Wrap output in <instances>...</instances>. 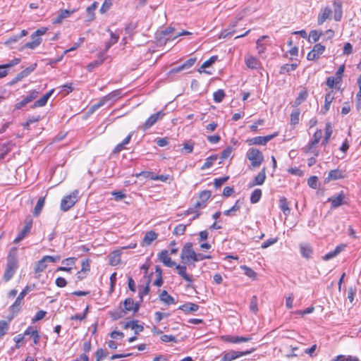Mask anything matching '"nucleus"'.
<instances>
[{"label":"nucleus","mask_w":361,"mask_h":361,"mask_svg":"<svg viewBox=\"0 0 361 361\" xmlns=\"http://www.w3.org/2000/svg\"><path fill=\"white\" fill-rule=\"evenodd\" d=\"M316 145H313V142H310V143L302 149L306 154L311 153L313 154L314 156L317 157L319 155V151L315 149Z\"/></svg>","instance_id":"nucleus-38"},{"label":"nucleus","mask_w":361,"mask_h":361,"mask_svg":"<svg viewBox=\"0 0 361 361\" xmlns=\"http://www.w3.org/2000/svg\"><path fill=\"white\" fill-rule=\"evenodd\" d=\"M266 180V168L264 167L261 171L254 178L253 180L250 183L249 186L262 185Z\"/></svg>","instance_id":"nucleus-14"},{"label":"nucleus","mask_w":361,"mask_h":361,"mask_svg":"<svg viewBox=\"0 0 361 361\" xmlns=\"http://www.w3.org/2000/svg\"><path fill=\"white\" fill-rule=\"evenodd\" d=\"M307 185L311 188L316 189L318 187V178L315 176L310 177L307 179Z\"/></svg>","instance_id":"nucleus-57"},{"label":"nucleus","mask_w":361,"mask_h":361,"mask_svg":"<svg viewBox=\"0 0 361 361\" xmlns=\"http://www.w3.org/2000/svg\"><path fill=\"white\" fill-rule=\"evenodd\" d=\"M222 339L227 343H239L243 342H248L252 340L251 336L244 337L239 336H224Z\"/></svg>","instance_id":"nucleus-13"},{"label":"nucleus","mask_w":361,"mask_h":361,"mask_svg":"<svg viewBox=\"0 0 361 361\" xmlns=\"http://www.w3.org/2000/svg\"><path fill=\"white\" fill-rule=\"evenodd\" d=\"M160 300L166 303V305H171L175 303V300L171 297L166 290H164L159 295Z\"/></svg>","instance_id":"nucleus-32"},{"label":"nucleus","mask_w":361,"mask_h":361,"mask_svg":"<svg viewBox=\"0 0 361 361\" xmlns=\"http://www.w3.org/2000/svg\"><path fill=\"white\" fill-rule=\"evenodd\" d=\"M104 60H105V59L104 58V56H101V54H99L97 60H95V61L90 63L87 66V71L89 72H92L94 68H96L97 67L100 66L104 62Z\"/></svg>","instance_id":"nucleus-33"},{"label":"nucleus","mask_w":361,"mask_h":361,"mask_svg":"<svg viewBox=\"0 0 361 361\" xmlns=\"http://www.w3.org/2000/svg\"><path fill=\"white\" fill-rule=\"evenodd\" d=\"M27 77V75L23 71L18 73L16 77L9 82L10 85H13L20 82L24 78Z\"/></svg>","instance_id":"nucleus-55"},{"label":"nucleus","mask_w":361,"mask_h":361,"mask_svg":"<svg viewBox=\"0 0 361 361\" xmlns=\"http://www.w3.org/2000/svg\"><path fill=\"white\" fill-rule=\"evenodd\" d=\"M185 229H186V225L179 224L175 227L173 233L176 235H183L185 232Z\"/></svg>","instance_id":"nucleus-58"},{"label":"nucleus","mask_w":361,"mask_h":361,"mask_svg":"<svg viewBox=\"0 0 361 361\" xmlns=\"http://www.w3.org/2000/svg\"><path fill=\"white\" fill-rule=\"evenodd\" d=\"M277 135V133H274L272 135H267V136H258L252 137L247 140L250 145H265L269 141L275 137Z\"/></svg>","instance_id":"nucleus-9"},{"label":"nucleus","mask_w":361,"mask_h":361,"mask_svg":"<svg viewBox=\"0 0 361 361\" xmlns=\"http://www.w3.org/2000/svg\"><path fill=\"white\" fill-rule=\"evenodd\" d=\"M20 305L21 302L18 303V301L16 299L13 304L10 307L11 312L13 314V316L10 318V319H11L13 317L14 314H17L19 312Z\"/></svg>","instance_id":"nucleus-60"},{"label":"nucleus","mask_w":361,"mask_h":361,"mask_svg":"<svg viewBox=\"0 0 361 361\" xmlns=\"http://www.w3.org/2000/svg\"><path fill=\"white\" fill-rule=\"evenodd\" d=\"M300 248V253L304 257L307 259L311 258L313 251L309 245H301Z\"/></svg>","instance_id":"nucleus-34"},{"label":"nucleus","mask_w":361,"mask_h":361,"mask_svg":"<svg viewBox=\"0 0 361 361\" xmlns=\"http://www.w3.org/2000/svg\"><path fill=\"white\" fill-rule=\"evenodd\" d=\"M218 159L216 154L212 155L206 159L204 164L202 166L201 169L205 170L210 168Z\"/></svg>","instance_id":"nucleus-40"},{"label":"nucleus","mask_w":361,"mask_h":361,"mask_svg":"<svg viewBox=\"0 0 361 361\" xmlns=\"http://www.w3.org/2000/svg\"><path fill=\"white\" fill-rule=\"evenodd\" d=\"M124 306V312L133 311V312H137L140 308V305L138 302H135L134 300L130 298H126L123 301Z\"/></svg>","instance_id":"nucleus-12"},{"label":"nucleus","mask_w":361,"mask_h":361,"mask_svg":"<svg viewBox=\"0 0 361 361\" xmlns=\"http://www.w3.org/2000/svg\"><path fill=\"white\" fill-rule=\"evenodd\" d=\"M44 202H45V197H40L35 207V209H34V212H33V215L35 216H37L39 215L44 205Z\"/></svg>","instance_id":"nucleus-39"},{"label":"nucleus","mask_w":361,"mask_h":361,"mask_svg":"<svg viewBox=\"0 0 361 361\" xmlns=\"http://www.w3.org/2000/svg\"><path fill=\"white\" fill-rule=\"evenodd\" d=\"M9 329L8 322L5 320L0 321V339L7 333Z\"/></svg>","instance_id":"nucleus-50"},{"label":"nucleus","mask_w":361,"mask_h":361,"mask_svg":"<svg viewBox=\"0 0 361 361\" xmlns=\"http://www.w3.org/2000/svg\"><path fill=\"white\" fill-rule=\"evenodd\" d=\"M357 85L359 86V91L356 94V99H357V108L359 109L361 106V73L357 79Z\"/></svg>","instance_id":"nucleus-56"},{"label":"nucleus","mask_w":361,"mask_h":361,"mask_svg":"<svg viewBox=\"0 0 361 361\" xmlns=\"http://www.w3.org/2000/svg\"><path fill=\"white\" fill-rule=\"evenodd\" d=\"M79 200L78 190H73L70 195L65 196L61 201L60 208L63 212L68 211Z\"/></svg>","instance_id":"nucleus-2"},{"label":"nucleus","mask_w":361,"mask_h":361,"mask_svg":"<svg viewBox=\"0 0 361 361\" xmlns=\"http://www.w3.org/2000/svg\"><path fill=\"white\" fill-rule=\"evenodd\" d=\"M343 171L339 169L331 170L329 172L328 176L325 178L324 183H328L332 180H338L343 178Z\"/></svg>","instance_id":"nucleus-18"},{"label":"nucleus","mask_w":361,"mask_h":361,"mask_svg":"<svg viewBox=\"0 0 361 361\" xmlns=\"http://www.w3.org/2000/svg\"><path fill=\"white\" fill-rule=\"evenodd\" d=\"M332 11L329 7H325L321 11L318 16L317 23L319 25L323 24L326 19H328L331 15Z\"/></svg>","instance_id":"nucleus-19"},{"label":"nucleus","mask_w":361,"mask_h":361,"mask_svg":"<svg viewBox=\"0 0 361 361\" xmlns=\"http://www.w3.org/2000/svg\"><path fill=\"white\" fill-rule=\"evenodd\" d=\"M228 179H229L228 176H224V177L216 178V179H214V185L215 188H219L223 184H224Z\"/></svg>","instance_id":"nucleus-62"},{"label":"nucleus","mask_w":361,"mask_h":361,"mask_svg":"<svg viewBox=\"0 0 361 361\" xmlns=\"http://www.w3.org/2000/svg\"><path fill=\"white\" fill-rule=\"evenodd\" d=\"M300 111L298 109H294L290 114V125L295 126L299 122Z\"/></svg>","instance_id":"nucleus-46"},{"label":"nucleus","mask_w":361,"mask_h":361,"mask_svg":"<svg viewBox=\"0 0 361 361\" xmlns=\"http://www.w3.org/2000/svg\"><path fill=\"white\" fill-rule=\"evenodd\" d=\"M255 350V348H252L250 350H247L245 352H238L235 350H230L224 354L220 361H232L238 357H240L243 355H248L252 353Z\"/></svg>","instance_id":"nucleus-7"},{"label":"nucleus","mask_w":361,"mask_h":361,"mask_svg":"<svg viewBox=\"0 0 361 361\" xmlns=\"http://www.w3.org/2000/svg\"><path fill=\"white\" fill-rule=\"evenodd\" d=\"M262 192L261 189L254 190V191L252 192L251 196H250L251 203H252V204L257 203L262 197Z\"/></svg>","instance_id":"nucleus-44"},{"label":"nucleus","mask_w":361,"mask_h":361,"mask_svg":"<svg viewBox=\"0 0 361 361\" xmlns=\"http://www.w3.org/2000/svg\"><path fill=\"white\" fill-rule=\"evenodd\" d=\"M307 95H308V94H307V91H305V90L301 91L299 93L298 96L296 97V99L294 102L293 106H298L300 104H301L302 102H303L305 100H306Z\"/></svg>","instance_id":"nucleus-43"},{"label":"nucleus","mask_w":361,"mask_h":361,"mask_svg":"<svg viewBox=\"0 0 361 361\" xmlns=\"http://www.w3.org/2000/svg\"><path fill=\"white\" fill-rule=\"evenodd\" d=\"M211 197V192L209 190H203L199 195L200 200L195 203L196 208L199 209H203L207 205V201Z\"/></svg>","instance_id":"nucleus-11"},{"label":"nucleus","mask_w":361,"mask_h":361,"mask_svg":"<svg viewBox=\"0 0 361 361\" xmlns=\"http://www.w3.org/2000/svg\"><path fill=\"white\" fill-rule=\"evenodd\" d=\"M247 158L251 162V166L254 168L259 167L264 161L262 153L257 149H250L246 154Z\"/></svg>","instance_id":"nucleus-3"},{"label":"nucleus","mask_w":361,"mask_h":361,"mask_svg":"<svg viewBox=\"0 0 361 361\" xmlns=\"http://www.w3.org/2000/svg\"><path fill=\"white\" fill-rule=\"evenodd\" d=\"M159 260L167 267H173L176 266V262L171 259L169 256L168 251L166 250H162L158 255Z\"/></svg>","instance_id":"nucleus-10"},{"label":"nucleus","mask_w":361,"mask_h":361,"mask_svg":"<svg viewBox=\"0 0 361 361\" xmlns=\"http://www.w3.org/2000/svg\"><path fill=\"white\" fill-rule=\"evenodd\" d=\"M245 64L249 68L257 69L259 66V61L256 57L250 56L245 58Z\"/></svg>","instance_id":"nucleus-27"},{"label":"nucleus","mask_w":361,"mask_h":361,"mask_svg":"<svg viewBox=\"0 0 361 361\" xmlns=\"http://www.w3.org/2000/svg\"><path fill=\"white\" fill-rule=\"evenodd\" d=\"M331 361H360V359L356 356L340 355Z\"/></svg>","instance_id":"nucleus-42"},{"label":"nucleus","mask_w":361,"mask_h":361,"mask_svg":"<svg viewBox=\"0 0 361 361\" xmlns=\"http://www.w3.org/2000/svg\"><path fill=\"white\" fill-rule=\"evenodd\" d=\"M38 94H39V92L37 91L32 90L28 92V94L24 97V99H25V102H27V103H30L33 99L37 98Z\"/></svg>","instance_id":"nucleus-59"},{"label":"nucleus","mask_w":361,"mask_h":361,"mask_svg":"<svg viewBox=\"0 0 361 361\" xmlns=\"http://www.w3.org/2000/svg\"><path fill=\"white\" fill-rule=\"evenodd\" d=\"M107 102L106 101L105 98L103 97H102L99 101L94 104H92L90 109L89 112L90 114L94 113L96 110H97L99 108L104 106Z\"/></svg>","instance_id":"nucleus-47"},{"label":"nucleus","mask_w":361,"mask_h":361,"mask_svg":"<svg viewBox=\"0 0 361 361\" xmlns=\"http://www.w3.org/2000/svg\"><path fill=\"white\" fill-rule=\"evenodd\" d=\"M344 193L343 191L338 195L329 198V202L331 203V208H337L343 204Z\"/></svg>","instance_id":"nucleus-17"},{"label":"nucleus","mask_w":361,"mask_h":361,"mask_svg":"<svg viewBox=\"0 0 361 361\" xmlns=\"http://www.w3.org/2000/svg\"><path fill=\"white\" fill-rule=\"evenodd\" d=\"M149 283L150 279H148L147 281V284L145 287L140 286H139V295L141 301L142 300L143 296L149 294Z\"/></svg>","instance_id":"nucleus-45"},{"label":"nucleus","mask_w":361,"mask_h":361,"mask_svg":"<svg viewBox=\"0 0 361 361\" xmlns=\"http://www.w3.org/2000/svg\"><path fill=\"white\" fill-rule=\"evenodd\" d=\"M121 91L120 90H114L107 95L104 96L106 102L110 100H116L117 98L120 97Z\"/></svg>","instance_id":"nucleus-54"},{"label":"nucleus","mask_w":361,"mask_h":361,"mask_svg":"<svg viewBox=\"0 0 361 361\" xmlns=\"http://www.w3.org/2000/svg\"><path fill=\"white\" fill-rule=\"evenodd\" d=\"M35 288V284H33L32 286H25V288L20 293V294L18 295V296L16 298V300L18 301V302H21L22 303V301H23L24 297H25L26 294L28 292H30L32 290H33Z\"/></svg>","instance_id":"nucleus-41"},{"label":"nucleus","mask_w":361,"mask_h":361,"mask_svg":"<svg viewBox=\"0 0 361 361\" xmlns=\"http://www.w3.org/2000/svg\"><path fill=\"white\" fill-rule=\"evenodd\" d=\"M298 63H292V64H284L282 66H281L279 70L280 74H286L288 73L293 71H295L296 68L298 67Z\"/></svg>","instance_id":"nucleus-35"},{"label":"nucleus","mask_w":361,"mask_h":361,"mask_svg":"<svg viewBox=\"0 0 361 361\" xmlns=\"http://www.w3.org/2000/svg\"><path fill=\"white\" fill-rule=\"evenodd\" d=\"M242 204L243 201H241L240 200H238L235 202V204L231 209L224 211V214L226 216H234V212L238 211L241 208Z\"/></svg>","instance_id":"nucleus-31"},{"label":"nucleus","mask_w":361,"mask_h":361,"mask_svg":"<svg viewBox=\"0 0 361 361\" xmlns=\"http://www.w3.org/2000/svg\"><path fill=\"white\" fill-rule=\"evenodd\" d=\"M174 31V28L169 27L160 33L159 40H164L166 43L167 41L173 40V37L170 35Z\"/></svg>","instance_id":"nucleus-25"},{"label":"nucleus","mask_w":361,"mask_h":361,"mask_svg":"<svg viewBox=\"0 0 361 361\" xmlns=\"http://www.w3.org/2000/svg\"><path fill=\"white\" fill-rule=\"evenodd\" d=\"M47 262L46 261L44 257H43L40 260H39L37 262L35 267V272L40 273V272H42L44 270H45L46 268L47 267Z\"/></svg>","instance_id":"nucleus-37"},{"label":"nucleus","mask_w":361,"mask_h":361,"mask_svg":"<svg viewBox=\"0 0 361 361\" xmlns=\"http://www.w3.org/2000/svg\"><path fill=\"white\" fill-rule=\"evenodd\" d=\"M25 336H30L33 338L35 345H37L40 340V336L37 330L34 329L32 326H29L24 332Z\"/></svg>","instance_id":"nucleus-22"},{"label":"nucleus","mask_w":361,"mask_h":361,"mask_svg":"<svg viewBox=\"0 0 361 361\" xmlns=\"http://www.w3.org/2000/svg\"><path fill=\"white\" fill-rule=\"evenodd\" d=\"M32 226V219L30 216H28L25 219V226L23 230L18 234L14 240L15 243H18L23 240L30 232Z\"/></svg>","instance_id":"nucleus-5"},{"label":"nucleus","mask_w":361,"mask_h":361,"mask_svg":"<svg viewBox=\"0 0 361 361\" xmlns=\"http://www.w3.org/2000/svg\"><path fill=\"white\" fill-rule=\"evenodd\" d=\"M345 245H338L333 251L328 252L322 257L323 260L328 261L339 255L345 248Z\"/></svg>","instance_id":"nucleus-21"},{"label":"nucleus","mask_w":361,"mask_h":361,"mask_svg":"<svg viewBox=\"0 0 361 361\" xmlns=\"http://www.w3.org/2000/svg\"><path fill=\"white\" fill-rule=\"evenodd\" d=\"M109 31L110 32L111 39L106 42L104 49L100 53L101 56H104V54L109 49V48L112 45L117 43L118 38H119L118 35H116L110 30H109Z\"/></svg>","instance_id":"nucleus-24"},{"label":"nucleus","mask_w":361,"mask_h":361,"mask_svg":"<svg viewBox=\"0 0 361 361\" xmlns=\"http://www.w3.org/2000/svg\"><path fill=\"white\" fill-rule=\"evenodd\" d=\"M54 92V89L49 90L48 92H47L45 94H44L40 99H39L36 102H35V103L32 105L31 107L34 109L36 107L45 106L48 99L52 95Z\"/></svg>","instance_id":"nucleus-16"},{"label":"nucleus","mask_w":361,"mask_h":361,"mask_svg":"<svg viewBox=\"0 0 361 361\" xmlns=\"http://www.w3.org/2000/svg\"><path fill=\"white\" fill-rule=\"evenodd\" d=\"M176 268L178 271V274L181 276L183 277V279L184 280H185L186 281H188V282H192V278L191 276L188 275L186 274V267L185 266H182V265H176Z\"/></svg>","instance_id":"nucleus-26"},{"label":"nucleus","mask_w":361,"mask_h":361,"mask_svg":"<svg viewBox=\"0 0 361 361\" xmlns=\"http://www.w3.org/2000/svg\"><path fill=\"white\" fill-rule=\"evenodd\" d=\"M240 268L244 271V274L249 278L252 279H256L257 273L253 269L247 267L246 265H243L240 267Z\"/></svg>","instance_id":"nucleus-49"},{"label":"nucleus","mask_w":361,"mask_h":361,"mask_svg":"<svg viewBox=\"0 0 361 361\" xmlns=\"http://www.w3.org/2000/svg\"><path fill=\"white\" fill-rule=\"evenodd\" d=\"M18 250L16 247H12L7 256V262L6 269L3 276L4 280L7 282L11 279L18 268V261L17 258Z\"/></svg>","instance_id":"nucleus-1"},{"label":"nucleus","mask_w":361,"mask_h":361,"mask_svg":"<svg viewBox=\"0 0 361 361\" xmlns=\"http://www.w3.org/2000/svg\"><path fill=\"white\" fill-rule=\"evenodd\" d=\"M98 4L97 2L92 3L90 6L87 8V13L89 16L91 17V19L94 18V11L97 9Z\"/></svg>","instance_id":"nucleus-64"},{"label":"nucleus","mask_w":361,"mask_h":361,"mask_svg":"<svg viewBox=\"0 0 361 361\" xmlns=\"http://www.w3.org/2000/svg\"><path fill=\"white\" fill-rule=\"evenodd\" d=\"M249 307L250 311L255 314L258 312V299L256 295H253L251 298Z\"/></svg>","instance_id":"nucleus-48"},{"label":"nucleus","mask_w":361,"mask_h":361,"mask_svg":"<svg viewBox=\"0 0 361 361\" xmlns=\"http://www.w3.org/2000/svg\"><path fill=\"white\" fill-rule=\"evenodd\" d=\"M325 46L321 44H316L312 50H311L307 55V59L309 61H314L318 59L320 56L324 53L325 51Z\"/></svg>","instance_id":"nucleus-8"},{"label":"nucleus","mask_w":361,"mask_h":361,"mask_svg":"<svg viewBox=\"0 0 361 361\" xmlns=\"http://www.w3.org/2000/svg\"><path fill=\"white\" fill-rule=\"evenodd\" d=\"M157 238V233L153 231L147 232L142 239V245L149 246Z\"/></svg>","instance_id":"nucleus-20"},{"label":"nucleus","mask_w":361,"mask_h":361,"mask_svg":"<svg viewBox=\"0 0 361 361\" xmlns=\"http://www.w3.org/2000/svg\"><path fill=\"white\" fill-rule=\"evenodd\" d=\"M179 309L185 312L189 313L197 311L199 309V306L192 302H187L181 305Z\"/></svg>","instance_id":"nucleus-30"},{"label":"nucleus","mask_w":361,"mask_h":361,"mask_svg":"<svg viewBox=\"0 0 361 361\" xmlns=\"http://www.w3.org/2000/svg\"><path fill=\"white\" fill-rule=\"evenodd\" d=\"M108 355V352L102 348H99L95 353L96 361H102Z\"/></svg>","instance_id":"nucleus-53"},{"label":"nucleus","mask_w":361,"mask_h":361,"mask_svg":"<svg viewBox=\"0 0 361 361\" xmlns=\"http://www.w3.org/2000/svg\"><path fill=\"white\" fill-rule=\"evenodd\" d=\"M334 99V97L333 94V91H330L325 95V99H324V105L320 111V114L324 115L327 113V111L329 110L331 103Z\"/></svg>","instance_id":"nucleus-15"},{"label":"nucleus","mask_w":361,"mask_h":361,"mask_svg":"<svg viewBox=\"0 0 361 361\" xmlns=\"http://www.w3.org/2000/svg\"><path fill=\"white\" fill-rule=\"evenodd\" d=\"M279 207L286 216L290 214V209L288 207V203L286 197H281L280 199Z\"/></svg>","instance_id":"nucleus-36"},{"label":"nucleus","mask_w":361,"mask_h":361,"mask_svg":"<svg viewBox=\"0 0 361 361\" xmlns=\"http://www.w3.org/2000/svg\"><path fill=\"white\" fill-rule=\"evenodd\" d=\"M217 60V56H212L208 60L205 61L200 68H206L211 66Z\"/></svg>","instance_id":"nucleus-63"},{"label":"nucleus","mask_w":361,"mask_h":361,"mask_svg":"<svg viewBox=\"0 0 361 361\" xmlns=\"http://www.w3.org/2000/svg\"><path fill=\"white\" fill-rule=\"evenodd\" d=\"M333 133V129L330 123H326L325 126V134L322 145L324 147L328 144L330 137Z\"/></svg>","instance_id":"nucleus-29"},{"label":"nucleus","mask_w":361,"mask_h":361,"mask_svg":"<svg viewBox=\"0 0 361 361\" xmlns=\"http://www.w3.org/2000/svg\"><path fill=\"white\" fill-rule=\"evenodd\" d=\"M195 252L192 247V243L190 242L185 243L183 247L180 259L183 263L188 264L190 260L194 259L195 257Z\"/></svg>","instance_id":"nucleus-4"},{"label":"nucleus","mask_w":361,"mask_h":361,"mask_svg":"<svg viewBox=\"0 0 361 361\" xmlns=\"http://www.w3.org/2000/svg\"><path fill=\"white\" fill-rule=\"evenodd\" d=\"M73 13V11H70L68 10L64 9L61 10L60 13L52 20L53 23H61L64 18H66Z\"/></svg>","instance_id":"nucleus-28"},{"label":"nucleus","mask_w":361,"mask_h":361,"mask_svg":"<svg viewBox=\"0 0 361 361\" xmlns=\"http://www.w3.org/2000/svg\"><path fill=\"white\" fill-rule=\"evenodd\" d=\"M226 94L223 90H219L216 92H215L213 94L214 100L216 103L222 102Z\"/></svg>","instance_id":"nucleus-52"},{"label":"nucleus","mask_w":361,"mask_h":361,"mask_svg":"<svg viewBox=\"0 0 361 361\" xmlns=\"http://www.w3.org/2000/svg\"><path fill=\"white\" fill-rule=\"evenodd\" d=\"M41 42H42L41 38H36V39L32 40V42L25 43L23 46V49L29 48L31 49H34L37 47H38L41 44Z\"/></svg>","instance_id":"nucleus-51"},{"label":"nucleus","mask_w":361,"mask_h":361,"mask_svg":"<svg viewBox=\"0 0 361 361\" xmlns=\"http://www.w3.org/2000/svg\"><path fill=\"white\" fill-rule=\"evenodd\" d=\"M267 36H262L261 37H259L257 40V42H256V44H257V49H258V52L259 54H262L264 51L265 50V47L264 45L262 43V40L265 38H267Z\"/></svg>","instance_id":"nucleus-61"},{"label":"nucleus","mask_w":361,"mask_h":361,"mask_svg":"<svg viewBox=\"0 0 361 361\" xmlns=\"http://www.w3.org/2000/svg\"><path fill=\"white\" fill-rule=\"evenodd\" d=\"M123 328L124 329H128L130 328L131 329L135 331V334H138L140 332L142 331L144 329V327L142 325H139L137 324V321H130L126 322L123 323Z\"/></svg>","instance_id":"nucleus-23"},{"label":"nucleus","mask_w":361,"mask_h":361,"mask_svg":"<svg viewBox=\"0 0 361 361\" xmlns=\"http://www.w3.org/2000/svg\"><path fill=\"white\" fill-rule=\"evenodd\" d=\"M165 115L163 111H159L156 114L151 115L145 123L141 126V129L143 130H147L149 128H151L154 124L157 123V121L161 119Z\"/></svg>","instance_id":"nucleus-6"}]
</instances>
